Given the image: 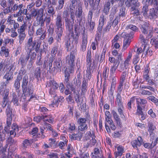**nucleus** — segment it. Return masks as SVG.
Wrapping results in <instances>:
<instances>
[{
  "instance_id": "obj_1",
  "label": "nucleus",
  "mask_w": 158,
  "mask_h": 158,
  "mask_svg": "<svg viewBox=\"0 0 158 158\" xmlns=\"http://www.w3.org/2000/svg\"><path fill=\"white\" fill-rule=\"evenodd\" d=\"M36 43V41H33L32 37H30L25 44V49L27 52V55L25 56H24V57L27 61L29 59L30 57H31V52L34 49Z\"/></svg>"
},
{
  "instance_id": "obj_32",
  "label": "nucleus",
  "mask_w": 158,
  "mask_h": 158,
  "mask_svg": "<svg viewBox=\"0 0 158 158\" xmlns=\"http://www.w3.org/2000/svg\"><path fill=\"white\" fill-rule=\"evenodd\" d=\"M11 102H13L14 105L18 106L19 105V100L17 95L15 93L12 94V98Z\"/></svg>"
},
{
  "instance_id": "obj_30",
  "label": "nucleus",
  "mask_w": 158,
  "mask_h": 158,
  "mask_svg": "<svg viewBox=\"0 0 158 158\" xmlns=\"http://www.w3.org/2000/svg\"><path fill=\"white\" fill-rule=\"evenodd\" d=\"M110 3H111L110 0L109 1L106 2L104 5L103 12L106 15H107L109 12Z\"/></svg>"
},
{
  "instance_id": "obj_38",
  "label": "nucleus",
  "mask_w": 158,
  "mask_h": 158,
  "mask_svg": "<svg viewBox=\"0 0 158 158\" xmlns=\"http://www.w3.org/2000/svg\"><path fill=\"white\" fill-rule=\"evenodd\" d=\"M87 23L89 25L88 27L89 30L90 32H92L95 27V22L92 20L87 21Z\"/></svg>"
},
{
  "instance_id": "obj_16",
  "label": "nucleus",
  "mask_w": 158,
  "mask_h": 158,
  "mask_svg": "<svg viewBox=\"0 0 158 158\" xmlns=\"http://www.w3.org/2000/svg\"><path fill=\"white\" fill-rule=\"evenodd\" d=\"M126 11L125 8L123 6L119 10L118 17L121 19L122 21H123L126 16Z\"/></svg>"
},
{
  "instance_id": "obj_17",
  "label": "nucleus",
  "mask_w": 158,
  "mask_h": 158,
  "mask_svg": "<svg viewBox=\"0 0 158 158\" xmlns=\"http://www.w3.org/2000/svg\"><path fill=\"white\" fill-rule=\"evenodd\" d=\"M43 120L44 123L48 122L50 123H52L54 122V118L51 115H43Z\"/></svg>"
},
{
  "instance_id": "obj_41",
  "label": "nucleus",
  "mask_w": 158,
  "mask_h": 158,
  "mask_svg": "<svg viewBox=\"0 0 158 158\" xmlns=\"http://www.w3.org/2000/svg\"><path fill=\"white\" fill-rule=\"evenodd\" d=\"M26 36V34L25 33L23 34H19V42L20 44H21L24 40Z\"/></svg>"
},
{
  "instance_id": "obj_5",
  "label": "nucleus",
  "mask_w": 158,
  "mask_h": 158,
  "mask_svg": "<svg viewBox=\"0 0 158 158\" xmlns=\"http://www.w3.org/2000/svg\"><path fill=\"white\" fill-rule=\"evenodd\" d=\"M76 51L74 50L71 52L69 56H68L67 58V61L70 65V72L72 73L73 71L75 66L74 60L75 58Z\"/></svg>"
},
{
  "instance_id": "obj_54",
  "label": "nucleus",
  "mask_w": 158,
  "mask_h": 158,
  "mask_svg": "<svg viewBox=\"0 0 158 158\" xmlns=\"http://www.w3.org/2000/svg\"><path fill=\"white\" fill-rule=\"evenodd\" d=\"M28 34L30 36H31L33 35L34 34V27L33 26L31 27V24L28 27Z\"/></svg>"
},
{
  "instance_id": "obj_40",
  "label": "nucleus",
  "mask_w": 158,
  "mask_h": 158,
  "mask_svg": "<svg viewBox=\"0 0 158 158\" xmlns=\"http://www.w3.org/2000/svg\"><path fill=\"white\" fill-rule=\"evenodd\" d=\"M106 18L103 15H102L100 17L99 21V24L102 26H103L105 22L106 21Z\"/></svg>"
},
{
  "instance_id": "obj_18",
  "label": "nucleus",
  "mask_w": 158,
  "mask_h": 158,
  "mask_svg": "<svg viewBox=\"0 0 158 158\" xmlns=\"http://www.w3.org/2000/svg\"><path fill=\"white\" fill-rule=\"evenodd\" d=\"M44 22L45 20L43 17H36L35 24L36 26H39L42 27L44 26Z\"/></svg>"
},
{
  "instance_id": "obj_51",
  "label": "nucleus",
  "mask_w": 158,
  "mask_h": 158,
  "mask_svg": "<svg viewBox=\"0 0 158 158\" xmlns=\"http://www.w3.org/2000/svg\"><path fill=\"white\" fill-rule=\"evenodd\" d=\"M109 69H108L107 67H105V70H104L103 75L105 80L107 78L108 76Z\"/></svg>"
},
{
  "instance_id": "obj_45",
  "label": "nucleus",
  "mask_w": 158,
  "mask_h": 158,
  "mask_svg": "<svg viewBox=\"0 0 158 158\" xmlns=\"http://www.w3.org/2000/svg\"><path fill=\"white\" fill-rule=\"evenodd\" d=\"M136 101L137 105L138 104L140 105H145L147 102V101L144 99L137 98L136 99Z\"/></svg>"
},
{
  "instance_id": "obj_25",
  "label": "nucleus",
  "mask_w": 158,
  "mask_h": 158,
  "mask_svg": "<svg viewBox=\"0 0 158 158\" xmlns=\"http://www.w3.org/2000/svg\"><path fill=\"white\" fill-rule=\"evenodd\" d=\"M18 12L21 14L27 15V9L25 8L23 4L19 5Z\"/></svg>"
},
{
  "instance_id": "obj_37",
  "label": "nucleus",
  "mask_w": 158,
  "mask_h": 158,
  "mask_svg": "<svg viewBox=\"0 0 158 158\" xmlns=\"http://www.w3.org/2000/svg\"><path fill=\"white\" fill-rule=\"evenodd\" d=\"M45 9V6H44L43 8L37 10V17H43L44 14V10Z\"/></svg>"
},
{
  "instance_id": "obj_2",
  "label": "nucleus",
  "mask_w": 158,
  "mask_h": 158,
  "mask_svg": "<svg viewBox=\"0 0 158 158\" xmlns=\"http://www.w3.org/2000/svg\"><path fill=\"white\" fill-rule=\"evenodd\" d=\"M134 34L133 31L131 32L130 33L123 32L121 34V36L124 38L123 45V49L125 50L130 45L131 41V39L133 38Z\"/></svg>"
},
{
  "instance_id": "obj_35",
  "label": "nucleus",
  "mask_w": 158,
  "mask_h": 158,
  "mask_svg": "<svg viewBox=\"0 0 158 158\" xmlns=\"http://www.w3.org/2000/svg\"><path fill=\"white\" fill-rule=\"evenodd\" d=\"M3 78L6 79V81H9L13 78V74L11 72H8L3 77Z\"/></svg>"
},
{
  "instance_id": "obj_12",
  "label": "nucleus",
  "mask_w": 158,
  "mask_h": 158,
  "mask_svg": "<svg viewBox=\"0 0 158 158\" xmlns=\"http://www.w3.org/2000/svg\"><path fill=\"white\" fill-rule=\"evenodd\" d=\"M28 81V77L27 74L24 75L22 81V87L23 92L28 90L27 88Z\"/></svg>"
},
{
  "instance_id": "obj_56",
  "label": "nucleus",
  "mask_w": 158,
  "mask_h": 158,
  "mask_svg": "<svg viewBox=\"0 0 158 158\" xmlns=\"http://www.w3.org/2000/svg\"><path fill=\"white\" fill-rule=\"evenodd\" d=\"M122 20L118 16L116 17L112 23V26L115 27L118 24V22Z\"/></svg>"
},
{
  "instance_id": "obj_3",
  "label": "nucleus",
  "mask_w": 158,
  "mask_h": 158,
  "mask_svg": "<svg viewBox=\"0 0 158 158\" xmlns=\"http://www.w3.org/2000/svg\"><path fill=\"white\" fill-rule=\"evenodd\" d=\"M92 59H91L90 51H88L86 57L87 62V74L88 75V77H91V74L93 72V66L92 64Z\"/></svg>"
},
{
  "instance_id": "obj_10",
  "label": "nucleus",
  "mask_w": 158,
  "mask_h": 158,
  "mask_svg": "<svg viewBox=\"0 0 158 158\" xmlns=\"http://www.w3.org/2000/svg\"><path fill=\"white\" fill-rule=\"evenodd\" d=\"M23 75V71L20 70L18 74L16 79L15 81L14 86L16 89H19L20 87V81L22 79V76Z\"/></svg>"
},
{
  "instance_id": "obj_33",
  "label": "nucleus",
  "mask_w": 158,
  "mask_h": 158,
  "mask_svg": "<svg viewBox=\"0 0 158 158\" xmlns=\"http://www.w3.org/2000/svg\"><path fill=\"white\" fill-rule=\"evenodd\" d=\"M41 69L40 67H37L34 72V76L38 80L41 77Z\"/></svg>"
},
{
  "instance_id": "obj_64",
  "label": "nucleus",
  "mask_w": 158,
  "mask_h": 158,
  "mask_svg": "<svg viewBox=\"0 0 158 158\" xmlns=\"http://www.w3.org/2000/svg\"><path fill=\"white\" fill-rule=\"evenodd\" d=\"M87 120L84 118H80L77 120V122L79 124H86Z\"/></svg>"
},
{
  "instance_id": "obj_36",
  "label": "nucleus",
  "mask_w": 158,
  "mask_h": 158,
  "mask_svg": "<svg viewBox=\"0 0 158 158\" xmlns=\"http://www.w3.org/2000/svg\"><path fill=\"white\" fill-rule=\"evenodd\" d=\"M150 68L148 67H146L145 69L144 72L143 73V76L144 79L145 80H148L150 78L149 75H148Z\"/></svg>"
},
{
  "instance_id": "obj_50",
  "label": "nucleus",
  "mask_w": 158,
  "mask_h": 158,
  "mask_svg": "<svg viewBox=\"0 0 158 158\" xmlns=\"http://www.w3.org/2000/svg\"><path fill=\"white\" fill-rule=\"evenodd\" d=\"M78 130L81 131L86 130L88 128V127L86 124H80L78 126Z\"/></svg>"
},
{
  "instance_id": "obj_29",
  "label": "nucleus",
  "mask_w": 158,
  "mask_h": 158,
  "mask_svg": "<svg viewBox=\"0 0 158 158\" xmlns=\"http://www.w3.org/2000/svg\"><path fill=\"white\" fill-rule=\"evenodd\" d=\"M148 131L150 135L154 133V131L156 127L152 122H149L148 123Z\"/></svg>"
},
{
  "instance_id": "obj_15",
  "label": "nucleus",
  "mask_w": 158,
  "mask_h": 158,
  "mask_svg": "<svg viewBox=\"0 0 158 158\" xmlns=\"http://www.w3.org/2000/svg\"><path fill=\"white\" fill-rule=\"evenodd\" d=\"M64 29H56L55 32L56 35V38L58 42H60L61 40V37L63 34V31Z\"/></svg>"
},
{
  "instance_id": "obj_27",
  "label": "nucleus",
  "mask_w": 158,
  "mask_h": 158,
  "mask_svg": "<svg viewBox=\"0 0 158 158\" xmlns=\"http://www.w3.org/2000/svg\"><path fill=\"white\" fill-rule=\"evenodd\" d=\"M61 24H63L62 15L58 13L57 14L55 19V25H60Z\"/></svg>"
},
{
  "instance_id": "obj_26",
  "label": "nucleus",
  "mask_w": 158,
  "mask_h": 158,
  "mask_svg": "<svg viewBox=\"0 0 158 158\" xmlns=\"http://www.w3.org/2000/svg\"><path fill=\"white\" fill-rule=\"evenodd\" d=\"M124 148L122 146H118L117 147V151L114 152L116 158L118 156H121L123 153Z\"/></svg>"
},
{
  "instance_id": "obj_47",
  "label": "nucleus",
  "mask_w": 158,
  "mask_h": 158,
  "mask_svg": "<svg viewBox=\"0 0 158 158\" xmlns=\"http://www.w3.org/2000/svg\"><path fill=\"white\" fill-rule=\"evenodd\" d=\"M66 87L70 90L73 92V94H76V92L77 91L75 89V88L74 86L72 83H70L66 85Z\"/></svg>"
},
{
  "instance_id": "obj_52",
  "label": "nucleus",
  "mask_w": 158,
  "mask_h": 158,
  "mask_svg": "<svg viewBox=\"0 0 158 158\" xmlns=\"http://www.w3.org/2000/svg\"><path fill=\"white\" fill-rule=\"evenodd\" d=\"M109 60L110 63H113V65H114L115 64L116 65H118L120 63L119 61L116 60V59L113 57H110L109 58Z\"/></svg>"
},
{
  "instance_id": "obj_48",
  "label": "nucleus",
  "mask_w": 158,
  "mask_h": 158,
  "mask_svg": "<svg viewBox=\"0 0 158 158\" xmlns=\"http://www.w3.org/2000/svg\"><path fill=\"white\" fill-rule=\"evenodd\" d=\"M19 61L21 63V64L23 66L25 65L27 62V61L26 60L23 55H21V56Z\"/></svg>"
},
{
  "instance_id": "obj_11",
  "label": "nucleus",
  "mask_w": 158,
  "mask_h": 158,
  "mask_svg": "<svg viewBox=\"0 0 158 158\" xmlns=\"http://www.w3.org/2000/svg\"><path fill=\"white\" fill-rule=\"evenodd\" d=\"M149 25V24L148 23L145 22L140 27L141 31L144 34L143 35L145 36V38L148 34Z\"/></svg>"
},
{
  "instance_id": "obj_42",
  "label": "nucleus",
  "mask_w": 158,
  "mask_h": 158,
  "mask_svg": "<svg viewBox=\"0 0 158 158\" xmlns=\"http://www.w3.org/2000/svg\"><path fill=\"white\" fill-rule=\"evenodd\" d=\"M64 101V99L63 96H60L58 98L57 100H55L53 101V103H54V105H55L57 106L58 105V104L59 102H62Z\"/></svg>"
},
{
  "instance_id": "obj_21",
  "label": "nucleus",
  "mask_w": 158,
  "mask_h": 158,
  "mask_svg": "<svg viewBox=\"0 0 158 158\" xmlns=\"http://www.w3.org/2000/svg\"><path fill=\"white\" fill-rule=\"evenodd\" d=\"M70 78V74L69 72V70L68 69H66L65 70L64 73V84L66 85L70 83L69 81V80Z\"/></svg>"
},
{
  "instance_id": "obj_63",
  "label": "nucleus",
  "mask_w": 158,
  "mask_h": 158,
  "mask_svg": "<svg viewBox=\"0 0 158 158\" xmlns=\"http://www.w3.org/2000/svg\"><path fill=\"white\" fill-rule=\"evenodd\" d=\"M9 100L2 98V100L1 102V105L2 106L3 108H5L7 103L8 102Z\"/></svg>"
},
{
  "instance_id": "obj_9",
  "label": "nucleus",
  "mask_w": 158,
  "mask_h": 158,
  "mask_svg": "<svg viewBox=\"0 0 158 158\" xmlns=\"http://www.w3.org/2000/svg\"><path fill=\"white\" fill-rule=\"evenodd\" d=\"M157 15V10L154 8H151L148 11L147 18H148L151 19H153L156 18Z\"/></svg>"
},
{
  "instance_id": "obj_8",
  "label": "nucleus",
  "mask_w": 158,
  "mask_h": 158,
  "mask_svg": "<svg viewBox=\"0 0 158 158\" xmlns=\"http://www.w3.org/2000/svg\"><path fill=\"white\" fill-rule=\"evenodd\" d=\"M131 143L133 147L138 150V147H140L143 143V139L141 137L139 136L137 140L132 141Z\"/></svg>"
},
{
  "instance_id": "obj_4",
  "label": "nucleus",
  "mask_w": 158,
  "mask_h": 158,
  "mask_svg": "<svg viewBox=\"0 0 158 158\" xmlns=\"http://www.w3.org/2000/svg\"><path fill=\"white\" fill-rule=\"evenodd\" d=\"M153 32L152 30H150L147 36L145 38V36L143 35V34H140L139 36V39H140L141 42L143 43L144 44V47L143 51H146V49L147 47H149L148 45L147 44L148 40L149 39L151 38L153 35Z\"/></svg>"
},
{
  "instance_id": "obj_7",
  "label": "nucleus",
  "mask_w": 158,
  "mask_h": 158,
  "mask_svg": "<svg viewBox=\"0 0 158 158\" xmlns=\"http://www.w3.org/2000/svg\"><path fill=\"white\" fill-rule=\"evenodd\" d=\"M87 35L85 33V30H84L83 33L82 40L81 46V50L85 51L86 49V45L87 44Z\"/></svg>"
},
{
  "instance_id": "obj_61",
  "label": "nucleus",
  "mask_w": 158,
  "mask_h": 158,
  "mask_svg": "<svg viewBox=\"0 0 158 158\" xmlns=\"http://www.w3.org/2000/svg\"><path fill=\"white\" fill-rule=\"evenodd\" d=\"M137 106V112L139 115H142L143 112L142 111V108L141 107L140 105L138 104Z\"/></svg>"
},
{
  "instance_id": "obj_39",
  "label": "nucleus",
  "mask_w": 158,
  "mask_h": 158,
  "mask_svg": "<svg viewBox=\"0 0 158 158\" xmlns=\"http://www.w3.org/2000/svg\"><path fill=\"white\" fill-rule=\"evenodd\" d=\"M118 65H116L115 64L113 65L111 68L110 70V77H112L114 75L115 73Z\"/></svg>"
},
{
  "instance_id": "obj_60",
  "label": "nucleus",
  "mask_w": 158,
  "mask_h": 158,
  "mask_svg": "<svg viewBox=\"0 0 158 158\" xmlns=\"http://www.w3.org/2000/svg\"><path fill=\"white\" fill-rule=\"evenodd\" d=\"M44 129H47V130H49L51 131H52L53 130L51 125L47 123H44Z\"/></svg>"
},
{
  "instance_id": "obj_22",
  "label": "nucleus",
  "mask_w": 158,
  "mask_h": 158,
  "mask_svg": "<svg viewBox=\"0 0 158 158\" xmlns=\"http://www.w3.org/2000/svg\"><path fill=\"white\" fill-rule=\"evenodd\" d=\"M112 114H113L114 118L117 124L119 126L120 125L121 123V119L116 112L113 110L112 111Z\"/></svg>"
},
{
  "instance_id": "obj_14",
  "label": "nucleus",
  "mask_w": 158,
  "mask_h": 158,
  "mask_svg": "<svg viewBox=\"0 0 158 158\" xmlns=\"http://www.w3.org/2000/svg\"><path fill=\"white\" fill-rule=\"evenodd\" d=\"M33 93V89L31 88V87H28V90L23 92V93L24 94L26 98H29L30 99L33 98L35 96L32 95Z\"/></svg>"
},
{
  "instance_id": "obj_34",
  "label": "nucleus",
  "mask_w": 158,
  "mask_h": 158,
  "mask_svg": "<svg viewBox=\"0 0 158 158\" xmlns=\"http://www.w3.org/2000/svg\"><path fill=\"white\" fill-rule=\"evenodd\" d=\"M82 10L81 6H79L76 10V15L78 18L80 19L81 20L82 15Z\"/></svg>"
},
{
  "instance_id": "obj_43",
  "label": "nucleus",
  "mask_w": 158,
  "mask_h": 158,
  "mask_svg": "<svg viewBox=\"0 0 158 158\" xmlns=\"http://www.w3.org/2000/svg\"><path fill=\"white\" fill-rule=\"evenodd\" d=\"M26 29V27H25V26L24 25L20 26L19 28H18L17 30L18 34L25 33V31Z\"/></svg>"
},
{
  "instance_id": "obj_19",
  "label": "nucleus",
  "mask_w": 158,
  "mask_h": 158,
  "mask_svg": "<svg viewBox=\"0 0 158 158\" xmlns=\"http://www.w3.org/2000/svg\"><path fill=\"white\" fill-rule=\"evenodd\" d=\"M32 142H33L31 140H29L27 139H25L22 143V149L26 150L29 146H30Z\"/></svg>"
},
{
  "instance_id": "obj_46",
  "label": "nucleus",
  "mask_w": 158,
  "mask_h": 158,
  "mask_svg": "<svg viewBox=\"0 0 158 158\" xmlns=\"http://www.w3.org/2000/svg\"><path fill=\"white\" fill-rule=\"evenodd\" d=\"M147 99L154 103L156 105L158 106V99L153 96H150Z\"/></svg>"
},
{
  "instance_id": "obj_59",
  "label": "nucleus",
  "mask_w": 158,
  "mask_h": 158,
  "mask_svg": "<svg viewBox=\"0 0 158 158\" xmlns=\"http://www.w3.org/2000/svg\"><path fill=\"white\" fill-rule=\"evenodd\" d=\"M131 9V12L132 14L136 16L139 15V10L138 9H136L135 7H132Z\"/></svg>"
},
{
  "instance_id": "obj_6",
  "label": "nucleus",
  "mask_w": 158,
  "mask_h": 158,
  "mask_svg": "<svg viewBox=\"0 0 158 158\" xmlns=\"http://www.w3.org/2000/svg\"><path fill=\"white\" fill-rule=\"evenodd\" d=\"M65 26L67 29L70 32H72L74 23V19H68L64 20Z\"/></svg>"
},
{
  "instance_id": "obj_24",
  "label": "nucleus",
  "mask_w": 158,
  "mask_h": 158,
  "mask_svg": "<svg viewBox=\"0 0 158 158\" xmlns=\"http://www.w3.org/2000/svg\"><path fill=\"white\" fill-rule=\"evenodd\" d=\"M47 8L46 9L47 14H48L50 16H53L55 14V11L54 7L52 6L47 5Z\"/></svg>"
},
{
  "instance_id": "obj_13",
  "label": "nucleus",
  "mask_w": 158,
  "mask_h": 158,
  "mask_svg": "<svg viewBox=\"0 0 158 158\" xmlns=\"http://www.w3.org/2000/svg\"><path fill=\"white\" fill-rule=\"evenodd\" d=\"M152 2V0H146V5L144 6L142 8V13L143 15L145 18H147V15L148 12V6L147 5V3H150L151 4Z\"/></svg>"
},
{
  "instance_id": "obj_23",
  "label": "nucleus",
  "mask_w": 158,
  "mask_h": 158,
  "mask_svg": "<svg viewBox=\"0 0 158 158\" xmlns=\"http://www.w3.org/2000/svg\"><path fill=\"white\" fill-rule=\"evenodd\" d=\"M0 94H1V95H2V98L9 100V89H5L4 91L0 92Z\"/></svg>"
},
{
  "instance_id": "obj_20",
  "label": "nucleus",
  "mask_w": 158,
  "mask_h": 158,
  "mask_svg": "<svg viewBox=\"0 0 158 158\" xmlns=\"http://www.w3.org/2000/svg\"><path fill=\"white\" fill-rule=\"evenodd\" d=\"M11 129L12 130L10 131V135L15 136L19 131L18 127L16 124L13 123L12 125Z\"/></svg>"
},
{
  "instance_id": "obj_58",
  "label": "nucleus",
  "mask_w": 158,
  "mask_h": 158,
  "mask_svg": "<svg viewBox=\"0 0 158 158\" xmlns=\"http://www.w3.org/2000/svg\"><path fill=\"white\" fill-rule=\"evenodd\" d=\"M65 0H59V5L57 6V8L59 10H60L63 8Z\"/></svg>"
},
{
  "instance_id": "obj_44",
  "label": "nucleus",
  "mask_w": 158,
  "mask_h": 158,
  "mask_svg": "<svg viewBox=\"0 0 158 158\" xmlns=\"http://www.w3.org/2000/svg\"><path fill=\"white\" fill-rule=\"evenodd\" d=\"M131 30L134 31H136L138 30L137 27L135 26L132 24H130L127 26L126 27V29L128 30L129 29Z\"/></svg>"
},
{
  "instance_id": "obj_62",
  "label": "nucleus",
  "mask_w": 158,
  "mask_h": 158,
  "mask_svg": "<svg viewBox=\"0 0 158 158\" xmlns=\"http://www.w3.org/2000/svg\"><path fill=\"white\" fill-rule=\"evenodd\" d=\"M7 143L10 144V145L15 144L16 142V141L11 137H9L7 139Z\"/></svg>"
},
{
  "instance_id": "obj_49",
  "label": "nucleus",
  "mask_w": 158,
  "mask_h": 158,
  "mask_svg": "<svg viewBox=\"0 0 158 158\" xmlns=\"http://www.w3.org/2000/svg\"><path fill=\"white\" fill-rule=\"evenodd\" d=\"M131 6L134 7H138L140 6V3L138 0H131Z\"/></svg>"
},
{
  "instance_id": "obj_28",
  "label": "nucleus",
  "mask_w": 158,
  "mask_h": 158,
  "mask_svg": "<svg viewBox=\"0 0 158 158\" xmlns=\"http://www.w3.org/2000/svg\"><path fill=\"white\" fill-rule=\"evenodd\" d=\"M9 53V51L8 48H6L4 46L1 47V51L0 54L2 56H5L6 57L8 56Z\"/></svg>"
},
{
  "instance_id": "obj_57",
  "label": "nucleus",
  "mask_w": 158,
  "mask_h": 158,
  "mask_svg": "<svg viewBox=\"0 0 158 158\" xmlns=\"http://www.w3.org/2000/svg\"><path fill=\"white\" fill-rule=\"evenodd\" d=\"M74 98L75 101L77 103H79L81 102V101L80 99V98L79 95V93L77 92H76V94H74Z\"/></svg>"
},
{
  "instance_id": "obj_31",
  "label": "nucleus",
  "mask_w": 158,
  "mask_h": 158,
  "mask_svg": "<svg viewBox=\"0 0 158 158\" xmlns=\"http://www.w3.org/2000/svg\"><path fill=\"white\" fill-rule=\"evenodd\" d=\"M121 94H117L116 95V104L119 106H123V103L122 102V98L121 96Z\"/></svg>"
},
{
  "instance_id": "obj_53",
  "label": "nucleus",
  "mask_w": 158,
  "mask_h": 158,
  "mask_svg": "<svg viewBox=\"0 0 158 158\" xmlns=\"http://www.w3.org/2000/svg\"><path fill=\"white\" fill-rule=\"evenodd\" d=\"M151 42L156 48L158 49V40L152 38L151 40Z\"/></svg>"
},
{
  "instance_id": "obj_55",
  "label": "nucleus",
  "mask_w": 158,
  "mask_h": 158,
  "mask_svg": "<svg viewBox=\"0 0 158 158\" xmlns=\"http://www.w3.org/2000/svg\"><path fill=\"white\" fill-rule=\"evenodd\" d=\"M92 137V139L90 140V144L92 146H94L95 145L96 143V140L95 139V136L94 135V134L92 132V135H91Z\"/></svg>"
}]
</instances>
